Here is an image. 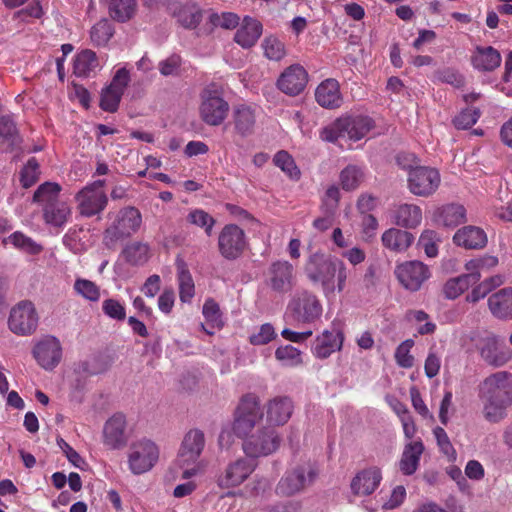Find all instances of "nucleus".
Instances as JSON below:
<instances>
[{
    "label": "nucleus",
    "mask_w": 512,
    "mask_h": 512,
    "mask_svg": "<svg viewBox=\"0 0 512 512\" xmlns=\"http://www.w3.org/2000/svg\"><path fill=\"white\" fill-rule=\"evenodd\" d=\"M262 417L263 413L258 398L253 394H247L242 397L235 412L233 431L237 437L243 438L252 432Z\"/></svg>",
    "instance_id": "nucleus-8"
},
{
    "label": "nucleus",
    "mask_w": 512,
    "mask_h": 512,
    "mask_svg": "<svg viewBox=\"0 0 512 512\" xmlns=\"http://www.w3.org/2000/svg\"><path fill=\"white\" fill-rule=\"evenodd\" d=\"M99 68L95 52L83 50L75 56L73 72L77 77H89Z\"/></svg>",
    "instance_id": "nucleus-38"
},
{
    "label": "nucleus",
    "mask_w": 512,
    "mask_h": 512,
    "mask_svg": "<svg viewBox=\"0 0 512 512\" xmlns=\"http://www.w3.org/2000/svg\"><path fill=\"white\" fill-rule=\"evenodd\" d=\"M275 357L284 366L296 367L302 364L300 350L292 345L278 347L275 351Z\"/></svg>",
    "instance_id": "nucleus-48"
},
{
    "label": "nucleus",
    "mask_w": 512,
    "mask_h": 512,
    "mask_svg": "<svg viewBox=\"0 0 512 512\" xmlns=\"http://www.w3.org/2000/svg\"><path fill=\"white\" fill-rule=\"evenodd\" d=\"M288 310L298 323L313 324L319 320L323 307L316 295L309 291L296 294L288 304Z\"/></svg>",
    "instance_id": "nucleus-12"
},
{
    "label": "nucleus",
    "mask_w": 512,
    "mask_h": 512,
    "mask_svg": "<svg viewBox=\"0 0 512 512\" xmlns=\"http://www.w3.org/2000/svg\"><path fill=\"white\" fill-rule=\"evenodd\" d=\"M71 216V208L65 201H56L43 207V218L46 224L62 227Z\"/></svg>",
    "instance_id": "nucleus-37"
},
{
    "label": "nucleus",
    "mask_w": 512,
    "mask_h": 512,
    "mask_svg": "<svg viewBox=\"0 0 512 512\" xmlns=\"http://www.w3.org/2000/svg\"><path fill=\"white\" fill-rule=\"evenodd\" d=\"M200 116L211 126L220 125L229 111V104L223 99L219 87L211 84L201 92Z\"/></svg>",
    "instance_id": "nucleus-7"
},
{
    "label": "nucleus",
    "mask_w": 512,
    "mask_h": 512,
    "mask_svg": "<svg viewBox=\"0 0 512 512\" xmlns=\"http://www.w3.org/2000/svg\"><path fill=\"white\" fill-rule=\"evenodd\" d=\"M265 57L272 61H280L286 55L285 45L275 36H267L262 42Z\"/></svg>",
    "instance_id": "nucleus-50"
},
{
    "label": "nucleus",
    "mask_w": 512,
    "mask_h": 512,
    "mask_svg": "<svg viewBox=\"0 0 512 512\" xmlns=\"http://www.w3.org/2000/svg\"><path fill=\"white\" fill-rule=\"evenodd\" d=\"M187 219L191 224L203 228L205 233L211 236L215 220L207 212L202 209H194L188 214Z\"/></svg>",
    "instance_id": "nucleus-55"
},
{
    "label": "nucleus",
    "mask_w": 512,
    "mask_h": 512,
    "mask_svg": "<svg viewBox=\"0 0 512 512\" xmlns=\"http://www.w3.org/2000/svg\"><path fill=\"white\" fill-rule=\"evenodd\" d=\"M343 340V333L338 327L324 330L316 337L312 353L316 358L326 359L334 352L341 350Z\"/></svg>",
    "instance_id": "nucleus-23"
},
{
    "label": "nucleus",
    "mask_w": 512,
    "mask_h": 512,
    "mask_svg": "<svg viewBox=\"0 0 512 512\" xmlns=\"http://www.w3.org/2000/svg\"><path fill=\"white\" fill-rule=\"evenodd\" d=\"M149 248L146 244L134 243L124 250L125 258L133 265H139L147 261Z\"/></svg>",
    "instance_id": "nucleus-59"
},
{
    "label": "nucleus",
    "mask_w": 512,
    "mask_h": 512,
    "mask_svg": "<svg viewBox=\"0 0 512 512\" xmlns=\"http://www.w3.org/2000/svg\"><path fill=\"white\" fill-rule=\"evenodd\" d=\"M501 63L500 53L491 46L478 47L473 56V65L479 70L490 71Z\"/></svg>",
    "instance_id": "nucleus-39"
},
{
    "label": "nucleus",
    "mask_w": 512,
    "mask_h": 512,
    "mask_svg": "<svg viewBox=\"0 0 512 512\" xmlns=\"http://www.w3.org/2000/svg\"><path fill=\"white\" fill-rule=\"evenodd\" d=\"M38 321L35 305L29 300H22L11 308L8 328L18 336H29L36 331Z\"/></svg>",
    "instance_id": "nucleus-10"
},
{
    "label": "nucleus",
    "mask_w": 512,
    "mask_h": 512,
    "mask_svg": "<svg viewBox=\"0 0 512 512\" xmlns=\"http://www.w3.org/2000/svg\"><path fill=\"white\" fill-rule=\"evenodd\" d=\"M130 80V72L126 67H120L115 71L110 84L104 87L101 92L100 107L104 111L115 112L118 109Z\"/></svg>",
    "instance_id": "nucleus-16"
},
{
    "label": "nucleus",
    "mask_w": 512,
    "mask_h": 512,
    "mask_svg": "<svg viewBox=\"0 0 512 512\" xmlns=\"http://www.w3.org/2000/svg\"><path fill=\"white\" fill-rule=\"evenodd\" d=\"M159 447L150 439L142 438L131 443L127 463L130 472L141 475L149 472L159 460Z\"/></svg>",
    "instance_id": "nucleus-5"
},
{
    "label": "nucleus",
    "mask_w": 512,
    "mask_h": 512,
    "mask_svg": "<svg viewBox=\"0 0 512 512\" xmlns=\"http://www.w3.org/2000/svg\"><path fill=\"white\" fill-rule=\"evenodd\" d=\"M308 82V74L304 67L293 64L287 67L277 80V87L283 93L295 96L300 94Z\"/></svg>",
    "instance_id": "nucleus-21"
},
{
    "label": "nucleus",
    "mask_w": 512,
    "mask_h": 512,
    "mask_svg": "<svg viewBox=\"0 0 512 512\" xmlns=\"http://www.w3.org/2000/svg\"><path fill=\"white\" fill-rule=\"evenodd\" d=\"M39 176V163L32 157L27 161L20 172V182L24 188H29L37 182Z\"/></svg>",
    "instance_id": "nucleus-54"
},
{
    "label": "nucleus",
    "mask_w": 512,
    "mask_h": 512,
    "mask_svg": "<svg viewBox=\"0 0 512 512\" xmlns=\"http://www.w3.org/2000/svg\"><path fill=\"white\" fill-rule=\"evenodd\" d=\"M275 165L285 172L290 178L297 179L300 171L293 158L286 151H279L273 159Z\"/></svg>",
    "instance_id": "nucleus-58"
},
{
    "label": "nucleus",
    "mask_w": 512,
    "mask_h": 512,
    "mask_svg": "<svg viewBox=\"0 0 512 512\" xmlns=\"http://www.w3.org/2000/svg\"><path fill=\"white\" fill-rule=\"evenodd\" d=\"M408 189L418 197H429L439 188L441 176L437 169L427 166L410 167L408 171Z\"/></svg>",
    "instance_id": "nucleus-11"
},
{
    "label": "nucleus",
    "mask_w": 512,
    "mask_h": 512,
    "mask_svg": "<svg viewBox=\"0 0 512 512\" xmlns=\"http://www.w3.org/2000/svg\"><path fill=\"white\" fill-rule=\"evenodd\" d=\"M364 179V171L357 165H348L339 174V182L344 191L356 190Z\"/></svg>",
    "instance_id": "nucleus-43"
},
{
    "label": "nucleus",
    "mask_w": 512,
    "mask_h": 512,
    "mask_svg": "<svg viewBox=\"0 0 512 512\" xmlns=\"http://www.w3.org/2000/svg\"><path fill=\"white\" fill-rule=\"evenodd\" d=\"M5 245H11L15 249L30 255H38L42 252L43 247L41 244L34 241L20 231L10 234L3 240Z\"/></svg>",
    "instance_id": "nucleus-40"
},
{
    "label": "nucleus",
    "mask_w": 512,
    "mask_h": 512,
    "mask_svg": "<svg viewBox=\"0 0 512 512\" xmlns=\"http://www.w3.org/2000/svg\"><path fill=\"white\" fill-rule=\"evenodd\" d=\"M281 439L272 427L250 432L243 437V451L248 457L257 458L274 453L280 446Z\"/></svg>",
    "instance_id": "nucleus-9"
},
{
    "label": "nucleus",
    "mask_w": 512,
    "mask_h": 512,
    "mask_svg": "<svg viewBox=\"0 0 512 512\" xmlns=\"http://www.w3.org/2000/svg\"><path fill=\"white\" fill-rule=\"evenodd\" d=\"M254 469L255 466L252 461L238 459L230 463L225 471L218 476L217 484L221 488L237 487L249 477Z\"/></svg>",
    "instance_id": "nucleus-22"
},
{
    "label": "nucleus",
    "mask_w": 512,
    "mask_h": 512,
    "mask_svg": "<svg viewBox=\"0 0 512 512\" xmlns=\"http://www.w3.org/2000/svg\"><path fill=\"white\" fill-rule=\"evenodd\" d=\"M293 403L287 397H278L271 400L267 406V421L273 425H283L291 417Z\"/></svg>",
    "instance_id": "nucleus-34"
},
{
    "label": "nucleus",
    "mask_w": 512,
    "mask_h": 512,
    "mask_svg": "<svg viewBox=\"0 0 512 512\" xmlns=\"http://www.w3.org/2000/svg\"><path fill=\"white\" fill-rule=\"evenodd\" d=\"M407 318L417 324V331L421 335L432 334L436 329L435 323L430 321L429 315L423 310H411Z\"/></svg>",
    "instance_id": "nucleus-52"
},
{
    "label": "nucleus",
    "mask_w": 512,
    "mask_h": 512,
    "mask_svg": "<svg viewBox=\"0 0 512 512\" xmlns=\"http://www.w3.org/2000/svg\"><path fill=\"white\" fill-rule=\"evenodd\" d=\"M204 447L205 436L201 430L191 429L185 434L177 457V463L183 470V479H190L204 468L203 462L199 460Z\"/></svg>",
    "instance_id": "nucleus-3"
},
{
    "label": "nucleus",
    "mask_w": 512,
    "mask_h": 512,
    "mask_svg": "<svg viewBox=\"0 0 512 512\" xmlns=\"http://www.w3.org/2000/svg\"><path fill=\"white\" fill-rule=\"evenodd\" d=\"M113 35V27L107 19H101L91 29L90 37L95 45H105Z\"/></svg>",
    "instance_id": "nucleus-51"
},
{
    "label": "nucleus",
    "mask_w": 512,
    "mask_h": 512,
    "mask_svg": "<svg viewBox=\"0 0 512 512\" xmlns=\"http://www.w3.org/2000/svg\"><path fill=\"white\" fill-rule=\"evenodd\" d=\"M261 33L262 25L260 22L251 17H245L234 39L241 47L250 48L255 45Z\"/></svg>",
    "instance_id": "nucleus-35"
},
{
    "label": "nucleus",
    "mask_w": 512,
    "mask_h": 512,
    "mask_svg": "<svg viewBox=\"0 0 512 512\" xmlns=\"http://www.w3.org/2000/svg\"><path fill=\"white\" fill-rule=\"evenodd\" d=\"M276 337L274 327L270 323L261 325L250 335V343L253 345H265Z\"/></svg>",
    "instance_id": "nucleus-62"
},
{
    "label": "nucleus",
    "mask_w": 512,
    "mask_h": 512,
    "mask_svg": "<svg viewBox=\"0 0 512 512\" xmlns=\"http://www.w3.org/2000/svg\"><path fill=\"white\" fill-rule=\"evenodd\" d=\"M381 480V470L378 467H369L356 474L352 479L351 489L356 495H370L378 488Z\"/></svg>",
    "instance_id": "nucleus-24"
},
{
    "label": "nucleus",
    "mask_w": 512,
    "mask_h": 512,
    "mask_svg": "<svg viewBox=\"0 0 512 512\" xmlns=\"http://www.w3.org/2000/svg\"><path fill=\"white\" fill-rule=\"evenodd\" d=\"M381 242L386 249L396 253H403L414 242V236L406 230L392 227L383 232Z\"/></svg>",
    "instance_id": "nucleus-30"
},
{
    "label": "nucleus",
    "mask_w": 512,
    "mask_h": 512,
    "mask_svg": "<svg viewBox=\"0 0 512 512\" xmlns=\"http://www.w3.org/2000/svg\"><path fill=\"white\" fill-rule=\"evenodd\" d=\"M453 241L457 246L466 249H481L487 244L486 232L476 226H464L459 229L453 236Z\"/></svg>",
    "instance_id": "nucleus-29"
},
{
    "label": "nucleus",
    "mask_w": 512,
    "mask_h": 512,
    "mask_svg": "<svg viewBox=\"0 0 512 512\" xmlns=\"http://www.w3.org/2000/svg\"><path fill=\"white\" fill-rule=\"evenodd\" d=\"M498 264V258L495 256H483L474 258L466 262L465 270L466 273L462 274L466 278V281L473 285L477 283L482 274L488 272Z\"/></svg>",
    "instance_id": "nucleus-33"
},
{
    "label": "nucleus",
    "mask_w": 512,
    "mask_h": 512,
    "mask_svg": "<svg viewBox=\"0 0 512 512\" xmlns=\"http://www.w3.org/2000/svg\"><path fill=\"white\" fill-rule=\"evenodd\" d=\"M247 246L245 232L235 224H227L220 231L218 248L220 254L228 260L238 258Z\"/></svg>",
    "instance_id": "nucleus-17"
},
{
    "label": "nucleus",
    "mask_w": 512,
    "mask_h": 512,
    "mask_svg": "<svg viewBox=\"0 0 512 512\" xmlns=\"http://www.w3.org/2000/svg\"><path fill=\"white\" fill-rule=\"evenodd\" d=\"M318 470L311 462L300 464L288 471L279 481L276 491L279 495L295 494L315 479Z\"/></svg>",
    "instance_id": "nucleus-13"
},
{
    "label": "nucleus",
    "mask_w": 512,
    "mask_h": 512,
    "mask_svg": "<svg viewBox=\"0 0 512 512\" xmlns=\"http://www.w3.org/2000/svg\"><path fill=\"white\" fill-rule=\"evenodd\" d=\"M61 186L55 182H45L41 184L33 195V202L42 205H50L59 201L58 196Z\"/></svg>",
    "instance_id": "nucleus-45"
},
{
    "label": "nucleus",
    "mask_w": 512,
    "mask_h": 512,
    "mask_svg": "<svg viewBox=\"0 0 512 512\" xmlns=\"http://www.w3.org/2000/svg\"><path fill=\"white\" fill-rule=\"evenodd\" d=\"M393 223L405 229H415L421 225L423 212L420 206L412 203H401L393 210Z\"/></svg>",
    "instance_id": "nucleus-25"
},
{
    "label": "nucleus",
    "mask_w": 512,
    "mask_h": 512,
    "mask_svg": "<svg viewBox=\"0 0 512 512\" xmlns=\"http://www.w3.org/2000/svg\"><path fill=\"white\" fill-rule=\"evenodd\" d=\"M433 435L440 452L446 457L447 461L455 462L457 460V453L446 431L442 427L437 426L433 429Z\"/></svg>",
    "instance_id": "nucleus-49"
},
{
    "label": "nucleus",
    "mask_w": 512,
    "mask_h": 512,
    "mask_svg": "<svg viewBox=\"0 0 512 512\" xmlns=\"http://www.w3.org/2000/svg\"><path fill=\"white\" fill-rule=\"evenodd\" d=\"M110 16L118 22H126L133 17L137 0H106Z\"/></svg>",
    "instance_id": "nucleus-41"
},
{
    "label": "nucleus",
    "mask_w": 512,
    "mask_h": 512,
    "mask_svg": "<svg viewBox=\"0 0 512 512\" xmlns=\"http://www.w3.org/2000/svg\"><path fill=\"white\" fill-rule=\"evenodd\" d=\"M142 216L135 207H126L119 211L116 221L105 231V239L130 236L141 226Z\"/></svg>",
    "instance_id": "nucleus-20"
},
{
    "label": "nucleus",
    "mask_w": 512,
    "mask_h": 512,
    "mask_svg": "<svg viewBox=\"0 0 512 512\" xmlns=\"http://www.w3.org/2000/svg\"><path fill=\"white\" fill-rule=\"evenodd\" d=\"M361 237L366 243L375 239L379 227L378 220L372 214H365L361 219Z\"/></svg>",
    "instance_id": "nucleus-60"
},
{
    "label": "nucleus",
    "mask_w": 512,
    "mask_h": 512,
    "mask_svg": "<svg viewBox=\"0 0 512 512\" xmlns=\"http://www.w3.org/2000/svg\"><path fill=\"white\" fill-rule=\"evenodd\" d=\"M488 306L493 316L498 319L512 318V288L506 287L493 293L488 298Z\"/></svg>",
    "instance_id": "nucleus-32"
},
{
    "label": "nucleus",
    "mask_w": 512,
    "mask_h": 512,
    "mask_svg": "<svg viewBox=\"0 0 512 512\" xmlns=\"http://www.w3.org/2000/svg\"><path fill=\"white\" fill-rule=\"evenodd\" d=\"M178 22L186 28H195L201 21L200 9L194 5H186L177 13Z\"/></svg>",
    "instance_id": "nucleus-53"
},
{
    "label": "nucleus",
    "mask_w": 512,
    "mask_h": 512,
    "mask_svg": "<svg viewBox=\"0 0 512 512\" xmlns=\"http://www.w3.org/2000/svg\"><path fill=\"white\" fill-rule=\"evenodd\" d=\"M307 278L319 286L326 297L336 291L342 292L348 279V268L339 258L327 256L323 253H313L309 256L305 268Z\"/></svg>",
    "instance_id": "nucleus-1"
},
{
    "label": "nucleus",
    "mask_w": 512,
    "mask_h": 512,
    "mask_svg": "<svg viewBox=\"0 0 512 512\" xmlns=\"http://www.w3.org/2000/svg\"><path fill=\"white\" fill-rule=\"evenodd\" d=\"M373 127V120L368 116H346L323 128L321 138L335 142L341 138L358 141L365 137Z\"/></svg>",
    "instance_id": "nucleus-4"
},
{
    "label": "nucleus",
    "mask_w": 512,
    "mask_h": 512,
    "mask_svg": "<svg viewBox=\"0 0 512 512\" xmlns=\"http://www.w3.org/2000/svg\"><path fill=\"white\" fill-rule=\"evenodd\" d=\"M480 112L476 108H467L462 110L453 120L458 129H468L472 127L479 119Z\"/></svg>",
    "instance_id": "nucleus-63"
},
{
    "label": "nucleus",
    "mask_w": 512,
    "mask_h": 512,
    "mask_svg": "<svg viewBox=\"0 0 512 512\" xmlns=\"http://www.w3.org/2000/svg\"><path fill=\"white\" fill-rule=\"evenodd\" d=\"M104 186L105 180H95L76 193L75 202L80 215L93 217L105 210L108 196L103 189Z\"/></svg>",
    "instance_id": "nucleus-6"
},
{
    "label": "nucleus",
    "mask_w": 512,
    "mask_h": 512,
    "mask_svg": "<svg viewBox=\"0 0 512 512\" xmlns=\"http://www.w3.org/2000/svg\"><path fill=\"white\" fill-rule=\"evenodd\" d=\"M234 122L236 130L246 135L252 131L255 123L254 111L246 104H239L234 109Z\"/></svg>",
    "instance_id": "nucleus-42"
},
{
    "label": "nucleus",
    "mask_w": 512,
    "mask_h": 512,
    "mask_svg": "<svg viewBox=\"0 0 512 512\" xmlns=\"http://www.w3.org/2000/svg\"><path fill=\"white\" fill-rule=\"evenodd\" d=\"M18 135L15 123L6 116L0 117V146L8 151L17 143Z\"/></svg>",
    "instance_id": "nucleus-46"
},
{
    "label": "nucleus",
    "mask_w": 512,
    "mask_h": 512,
    "mask_svg": "<svg viewBox=\"0 0 512 512\" xmlns=\"http://www.w3.org/2000/svg\"><path fill=\"white\" fill-rule=\"evenodd\" d=\"M424 450V443L420 438L405 443L399 462L400 471L404 475H412L417 471Z\"/></svg>",
    "instance_id": "nucleus-27"
},
{
    "label": "nucleus",
    "mask_w": 512,
    "mask_h": 512,
    "mask_svg": "<svg viewBox=\"0 0 512 512\" xmlns=\"http://www.w3.org/2000/svg\"><path fill=\"white\" fill-rule=\"evenodd\" d=\"M471 285L462 275L449 279L443 287V293L447 299H456Z\"/></svg>",
    "instance_id": "nucleus-56"
},
{
    "label": "nucleus",
    "mask_w": 512,
    "mask_h": 512,
    "mask_svg": "<svg viewBox=\"0 0 512 512\" xmlns=\"http://www.w3.org/2000/svg\"><path fill=\"white\" fill-rule=\"evenodd\" d=\"M317 103L324 108H337L342 103L339 84L334 79H326L319 84L315 91Z\"/></svg>",
    "instance_id": "nucleus-31"
},
{
    "label": "nucleus",
    "mask_w": 512,
    "mask_h": 512,
    "mask_svg": "<svg viewBox=\"0 0 512 512\" xmlns=\"http://www.w3.org/2000/svg\"><path fill=\"white\" fill-rule=\"evenodd\" d=\"M394 275L403 288L416 292L430 278L431 272L423 262L410 260L397 263Z\"/></svg>",
    "instance_id": "nucleus-14"
},
{
    "label": "nucleus",
    "mask_w": 512,
    "mask_h": 512,
    "mask_svg": "<svg viewBox=\"0 0 512 512\" xmlns=\"http://www.w3.org/2000/svg\"><path fill=\"white\" fill-rule=\"evenodd\" d=\"M176 268L180 301L190 303L195 295L194 280L183 259L177 258Z\"/></svg>",
    "instance_id": "nucleus-36"
},
{
    "label": "nucleus",
    "mask_w": 512,
    "mask_h": 512,
    "mask_svg": "<svg viewBox=\"0 0 512 512\" xmlns=\"http://www.w3.org/2000/svg\"><path fill=\"white\" fill-rule=\"evenodd\" d=\"M433 221L444 227H455L466 221V209L457 203L442 205L434 210Z\"/></svg>",
    "instance_id": "nucleus-28"
},
{
    "label": "nucleus",
    "mask_w": 512,
    "mask_h": 512,
    "mask_svg": "<svg viewBox=\"0 0 512 512\" xmlns=\"http://www.w3.org/2000/svg\"><path fill=\"white\" fill-rule=\"evenodd\" d=\"M102 310L106 316L115 320H124L126 317L125 306L118 300L109 298L103 301Z\"/></svg>",
    "instance_id": "nucleus-64"
},
{
    "label": "nucleus",
    "mask_w": 512,
    "mask_h": 512,
    "mask_svg": "<svg viewBox=\"0 0 512 512\" xmlns=\"http://www.w3.org/2000/svg\"><path fill=\"white\" fill-rule=\"evenodd\" d=\"M414 346L412 339H407L399 344L395 351V361L402 368H411L414 365V357L411 355V349Z\"/></svg>",
    "instance_id": "nucleus-57"
},
{
    "label": "nucleus",
    "mask_w": 512,
    "mask_h": 512,
    "mask_svg": "<svg viewBox=\"0 0 512 512\" xmlns=\"http://www.w3.org/2000/svg\"><path fill=\"white\" fill-rule=\"evenodd\" d=\"M479 397L487 421L497 423L504 419L512 405V374L498 371L486 377L481 383Z\"/></svg>",
    "instance_id": "nucleus-2"
},
{
    "label": "nucleus",
    "mask_w": 512,
    "mask_h": 512,
    "mask_svg": "<svg viewBox=\"0 0 512 512\" xmlns=\"http://www.w3.org/2000/svg\"><path fill=\"white\" fill-rule=\"evenodd\" d=\"M295 284V270L286 260L273 262L267 273V285L277 294H285L292 290Z\"/></svg>",
    "instance_id": "nucleus-19"
},
{
    "label": "nucleus",
    "mask_w": 512,
    "mask_h": 512,
    "mask_svg": "<svg viewBox=\"0 0 512 512\" xmlns=\"http://www.w3.org/2000/svg\"><path fill=\"white\" fill-rule=\"evenodd\" d=\"M126 419L123 414L117 413L110 417L103 429L104 443L113 448H120L126 442Z\"/></svg>",
    "instance_id": "nucleus-26"
},
{
    "label": "nucleus",
    "mask_w": 512,
    "mask_h": 512,
    "mask_svg": "<svg viewBox=\"0 0 512 512\" xmlns=\"http://www.w3.org/2000/svg\"><path fill=\"white\" fill-rule=\"evenodd\" d=\"M478 349L482 359L493 367L504 366L512 358L511 350L491 332H486L481 337Z\"/></svg>",
    "instance_id": "nucleus-18"
},
{
    "label": "nucleus",
    "mask_w": 512,
    "mask_h": 512,
    "mask_svg": "<svg viewBox=\"0 0 512 512\" xmlns=\"http://www.w3.org/2000/svg\"><path fill=\"white\" fill-rule=\"evenodd\" d=\"M73 290L76 295L88 302H98L101 298V289L93 281L77 277L73 284Z\"/></svg>",
    "instance_id": "nucleus-44"
},
{
    "label": "nucleus",
    "mask_w": 512,
    "mask_h": 512,
    "mask_svg": "<svg viewBox=\"0 0 512 512\" xmlns=\"http://www.w3.org/2000/svg\"><path fill=\"white\" fill-rule=\"evenodd\" d=\"M32 355L42 369L52 371L62 360V345L55 336L46 335L34 343Z\"/></svg>",
    "instance_id": "nucleus-15"
},
{
    "label": "nucleus",
    "mask_w": 512,
    "mask_h": 512,
    "mask_svg": "<svg viewBox=\"0 0 512 512\" xmlns=\"http://www.w3.org/2000/svg\"><path fill=\"white\" fill-rule=\"evenodd\" d=\"M202 314L209 328H222L224 324L222 319V313L219 305L212 298H208L204 302Z\"/></svg>",
    "instance_id": "nucleus-47"
},
{
    "label": "nucleus",
    "mask_w": 512,
    "mask_h": 512,
    "mask_svg": "<svg viewBox=\"0 0 512 512\" xmlns=\"http://www.w3.org/2000/svg\"><path fill=\"white\" fill-rule=\"evenodd\" d=\"M437 233L433 230H424L419 238V245L424 249L425 254L432 258L438 254Z\"/></svg>",
    "instance_id": "nucleus-61"
}]
</instances>
